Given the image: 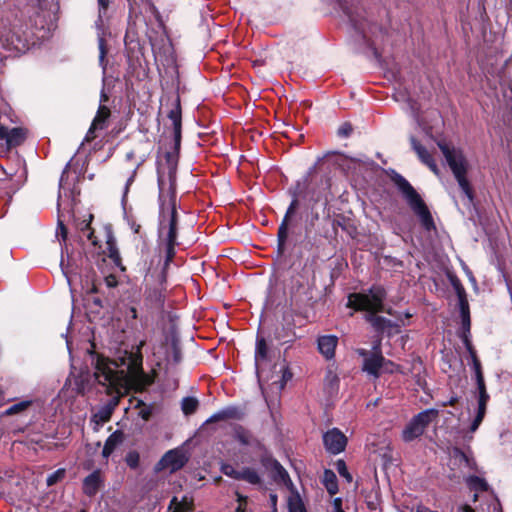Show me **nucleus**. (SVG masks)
Returning <instances> with one entry per match:
<instances>
[{
	"instance_id": "51",
	"label": "nucleus",
	"mask_w": 512,
	"mask_h": 512,
	"mask_svg": "<svg viewBox=\"0 0 512 512\" xmlns=\"http://www.w3.org/2000/svg\"><path fill=\"white\" fill-rule=\"evenodd\" d=\"M275 466H276V467H279V474H280V476H281L282 478H284V477H288L287 472H286V471H285V470H284V469L279 465V463H278V462H276V461H275Z\"/></svg>"
},
{
	"instance_id": "43",
	"label": "nucleus",
	"mask_w": 512,
	"mask_h": 512,
	"mask_svg": "<svg viewBox=\"0 0 512 512\" xmlns=\"http://www.w3.org/2000/svg\"><path fill=\"white\" fill-rule=\"evenodd\" d=\"M105 285L108 288H114L117 286L118 281L117 278L114 275H108L104 278Z\"/></svg>"
},
{
	"instance_id": "32",
	"label": "nucleus",
	"mask_w": 512,
	"mask_h": 512,
	"mask_svg": "<svg viewBox=\"0 0 512 512\" xmlns=\"http://www.w3.org/2000/svg\"><path fill=\"white\" fill-rule=\"evenodd\" d=\"M226 420L236 419L239 420L243 417V411L236 406H228L222 409Z\"/></svg>"
},
{
	"instance_id": "46",
	"label": "nucleus",
	"mask_w": 512,
	"mask_h": 512,
	"mask_svg": "<svg viewBox=\"0 0 512 512\" xmlns=\"http://www.w3.org/2000/svg\"><path fill=\"white\" fill-rule=\"evenodd\" d=\"M333 509H334V512H344L343 509H342V500L341 498H335L333 500Z\"/></svg>"
},
{
	"instance_id": "27",
	"label": "nucleus",
	"mask_w": 512,
	"mask_h": 512,
	"mask_svg": "<svg viewBox=\"0 0 512 512\" xmlns=\"http://www.w3.org/2000/svg\"><path fill=\"white\" fill-rule=\"evenodd\" d=\"M93 219V215L89 214L88 220H83L80 224V230L82 232V237L86 238L90 241L94 246L98 244L96 237L94 236L93 231L90 228V223Z\"/></svg>"
},
{
	"instance_id": "44",
	"label": "nucleus",
	"mask_w": 512,
	"mask_h": 512,
	"mask_svg": "<svg viewBox=\"0 0 512 512\" xmlns=\"http://www.w3.org/2000/svg\"><path fill=\"white\" fill-rule=\"evenodd\" d=\"M126 461L130 467L135 468L138 465V455L130 453L126 458Z\"/></svg>"
},
{
	"instance_id": "9",
	"label": "nucleus",
	"mask_w": 512,
	"mask_h": 512,
	"mask_svg": "<svg viewBox=\"0 0 512 512\" xmlns=\"http://www.w3.org/2000/svg\"><path fill=\"white\" fill-rule=\"evenodd\" d=\"M438 413L436 409H426L415 415L402 431V439L411 442L420 437L427 426L437 418Z\"/></svg>"
},
{
	"instance_id": "30",
	"label": "nucleus",
	"mask_w": 512,
	"mask_h": 512,
	"mask_svg": "<svg viewBox=\"0 0 512 512\" xmlns=\"http://www.w3.org/2000/svg\"><path fill=\"white\" fill-rule=\"evenodd\" d=\"M199 405V401L194 397H185L181 402V409L185 415L193 414Z\"/></svg>"
},
{
	"instance_id": "36",
	"label": "nucleus",
	"mask_w": 512,
	"mask_h": 512,
	"mask_svg": "<svg viewBox=\"0 0 512 512\" xmlns=\"http://www.w3.org/2000/svg\"><path fill=\"white\" fill-rule=\"evenodd\" d=\"M337 472L341 477H343L347 482L352 481V475L349 473L347 466L343 460H338L336 463Z\"/></svg>"
},
{
	"instance_id": "33",
	"label": "nucleus",
	"mask_w": 512,
	"mask_h": 512,
	"mask_svg": "<svg viewBox=\"0 0 512 512\" xmlns=\"http://www.w3.org/2000/svg\"><path fill=\"white\" fill-rule=\"evenodd\" d=\"M288 507L289 512H306L304 504L298 496L289 499Z\"/></svg>"
},
{
	"instance_id": "10",
	"label": "nucleus",
	"mask_w": 512,
	"mask_h": 512,
	"mask_svg": "<svg viewBox=\"0 0 512 512\" xmlns=\"http://www.w3.org/2000/svg\"><path fill=\"white\" fill-rule=\"evenodd\" d=\"M99 6V14L98 19L95 22V27L97 30L98 37V48H99V63L103 68V73H105L106 65H105V57H106V46H105V20L106 11L109 5V0H97Z\"/></svg>"
},
{
	"instance_id": "41",
	"label": "nucleus",
	"mask_w": 512,
	"mask_h": 512,
	"mask_svg": "<svg viewBox=\"0 0 512 512\" xmlns=\"http://www.w3.org/2000/svg\"><path fill=\"white\" fill-rule=\"evenodd\" d=\"M219 421H226V418L224 417L223 410H219L216 413H214L213 415H211L207 419L206 423H215V422H219Z\"/></svg>"
},
{
	"instance_id": "20",
	"label": "nucleus",
	"mask_w": 512,
	"mask_h": 512,
	"mask_svg": "<svg viewBox=\"0 0 512 512\" xmlns=\"http://www.w3.org/2000/svg\"><path fill=\"white\" fill-rule=\"evenodd\" d=\"M297 206H298V200L296 198H294L286 211L285 217H284L281 225L279 226L278 240H279L280 248H283V246L285 244V241L287 239V232H288V221H289L290 217L295 213Z\"/></svg>"
},
{
	"instance_id": "22",
	"label": "nucleus",
	"mask_w": 512,
	"mask_h": 512,
	"mask_svg": "<svg viewBox=\"0 0 512 512\" xmlns=\"http://www.w3.org/2000/svg\"><path fill=\"white\" fill-rule=\"evenodd\" d=\"M101 483L100 473L94 471L88 475L83 482V491L88 496H93L97 493Z\"/></svg>"
},
{
	"instance_id": "14",
	"label": "nucleus",
	"mask_w": 512,
	"mask_h": 512,
	"mask_svg": "<svg viewBox=\"0 0 512 512\" xmlns=\"http://www.w3.org/2000/svg\"><path fill=\"white\" fill-rule=\"evenodd\" d=\"M323 443L330 454L336 455L344 451L347 438L339 429L332 428L323 435Z\"/></svg>"
},
{
	"instance_id": "23",
	"label": "nucleus",
	"mask_w": 512,
	"mask_h": 512,
	"mask_svg": "<svg viewBox=\"0 0 512 512\" xmlns=\"http://www.w3.org/2000/svg\"><path fill=\"white\" fill-rule=\"evenodd\" d=\"M124 439L121 431H115L112 433L105 442L102 454L105 458L109 457L115 448L122 443Z\"/></svg>"
},
{
	"instance_id": "40",
	"label": "nucleus",
	"mask_w": 512,
	"mask_h": 512,
	"mask_svg": "<svg viewBox=\"0 0 512 512\" xmlns=\"http://www.w3.org/2000/svg\"><path fill=\"white\" fill-rule=\"evenodd\" d=\"M399 367L390 360L384 358V362L381 368V372L393 373L397 371Z\"/></svg>"
},
{
	"instance_id": "19",
	"label": "nucleus",
	"mask_w": 512,
	"mask_h": 512,
	"mask_svg": "<svg viewBox=\"0 0 512 512\" xmlns=\"http://www.w3.org/2000/svg\"><path fill=\"white\" fill-rule=\"evenodd\" d=\"M338 338L333 335L321 336L318 339V349L326 359H332L335 354Z\"/></svg>"
},
{
	"instance_id": "16",
	"label": "nucleus",
	"mask_w": 512,
	"mask_h": 512,
	"mask_svg": "<svg viewBox=\"0 0 512 512\" xmlns=\"http://www.w3.org/2000/svg\"><path fill=\"white\" fill-rule=\"evenodd\" d=\"M110 110L107 106L100 104L96 116L85 136L86 141H92L96 137V132L105 129L108 125Z\"/></svg>"
},
{
	"instance_id": "5",
	"label": "nucleus",
	"mask_w": 512,
	"mask_h": 512,
	"mask_svg": "<svg viewBox=\"0 0 512 512\" xmlns=\"http://www.w3.org/2000/svg\"><path fill=\"white\" fill-rule=\"evenodd\" d=\"M0 44L10 55L19 56L30 49L34 40L27 26L17 23L1 32Z\"/></svg>"
},
{
	"instance_id": "59",
	"label": "nucleus",
	"mask_w": 512,
	"mask_h": 512,
	"mask_svg": "<svg viewBox=\"0 0 512 512\" xmlns=\"http://www.w3.org/2000/svg\"><path fill=\"white\" fill-rule=\"evenodd\" d=\"M66 343H67V346L69 347L70 341L68 339H66Z\"/></svg>"
},
{
	"instance_id": "12",
	"label": "nucleus",
	"mask_w": 512,
	"mask_h": 512,
	"mask_svg": "<svg viewBox=\"0 0 512 512\" xmlns=\"http://www.w3.org/2000/svg\"><path fill=\"white\" fill-rule=\"evenodd\" d=\"M373 349L374 352L371 354H369L365 349H359L358 353L364 357L363 370L370 375L378 377L381 373V368L384 362V357L380 352V341H377L373 345Z\"/></svg>"
},
{
	"instance_id": "39",
	"label": "nucleus",
	"mask_w": 512,
	"mask_h": 512,
	"mask_svg": "<svg viewBox=\"0 0 512 512\" xmlns=\"http://www.w3.org/2000/svg\"><path fill=\"white\" fill-rule=\"evenodd\" d=\"M222 472L227 475V476H230V477H233L235 479H239V476H237L238 474H240V470H237L235 469L233 466L231 465H223L222 466Z\"/></svg>"
},
{
	"instance_id": "47",
	"label": "nucleus",
	"mask_w": 512,
	"mask_h": 512,
	"mask_svg": "<svg viewBox=\"0 0 512 512\" xmlns=\"http://www.w3.org/2000/svg\"><path fill=\"white\" fill-rule=\"evenodd\" d=\"M59 232H60L63 240H65L67 231H66V228H65L63 222L60 220V218L58 219V232L57 233H59Z\"/></svg>"
},
{
	"instance_id": "48",
	"label": "nucleus",
	"mask_w": 512,
	"mask_h": 512,
	"mask_svg": "<svg viewBox=\"0 0 512 512\" xmlns=\"http://www.w3.org/2000/svg\"><path fill=\"white\" fill-rule=\"evenodd\" d=\"M327 379H329L330 384H331V386H332V387H333V386H335V385H337L338 378H337V376H336L335 374H333L332 372H329V373H328Z\"/></svg>"
},
{
	"instance_id": "37",
	"label": "nucleus",
	"mask_w": 512,
	"mask_h": 512,
	"mask_svg": "<svg viewBox=\"0 0 512 512\" xmlns=\"http://www.w3.org/2000/svg\"><path fill=\"white\" fill-rule=\"evenodd\" d=\"M459 308H460L461 320H470L468 303H467L466 299L461 295H459Z\"/></svg>"
},
{
	"instance_id": "58",
	"label": "nucleus",
	"mask_w": 512,
	"mask_h": 512,
	"mask_svg": "<svg viewBox=\"0 0 512 512\" xmlns=\"http://www.w3.org/2000/svg\"><path fill=\"white\" fill-rule=\"evenodd\" d=\"M132 157V154L131 153H128L127 154V158H131Z\"/></svg>"
},
{
	"instance_id": "42",
	"label": "nucleus",
	"mask_w": 512,
	"mask_h": 512,
	"mask_svg": "<svg viewBox=\"0 0 512 512\" xmlns=\"http://www.w3.org/2000/svg\"><path fill=\"white\" fill-rule=\"evenodd\" d=\"M352 132V127L350 124H344L342 125L338 130V135L342 137H348Z\"/></svg>"
},
{
	"instance_id": "4",
	"label": "nucleus",
	"mask_w": 512,
	"mask_h": 512,
	"mask_svg": "<svg viewBox=\"0 0 512 512\" xmlns=\"http://www.w3.org/2000/svg\"><path fill=\"white\" fill-rule=\"evenodd\" d=\"M385 290L381 286H373L368 292L352 293L348 296L347 306L356 311H365L368 313L366 320H386L383 317L375 316L383 311V300Z\"/></svg>"
},
{
	"instance_id": "34",
	"label": "nucleus",
	"mask_w": 512,
	"mask_h": 512,
	"mask_svg": "<svg viewBox=\"0 0 512 512\" xmlns=\"http://www.w3.org/2000/svg\"><path fill=\"white\" fill-rule=\"evenodd\" d=\"M30 404H31L30 401H21L19 403L13 404L5 411V414L13 415V414L20 413V412L24 411L25 409H27L30 406Z\"/></svg>"
},
{
	"instance_id": "11",
	"label": "nucleus",
	"mask_w": 512,
	"mask_h": 512,
	"mask_svg": "<svg viewBox=\"0 0 512 512\" xmlns=\"http://www.w3.org/2000/svg\"><path fill=\"white\" fill-rule=\"evenodd\" d=\"M82 290L85 293L84 307L86 310V315L88 320H91V318L95 317L103 307L102 300L95 296L98 290L94 281H91L90 283L87 279L85 284H82Z\"/></svg>"
},
{
	"instance_id": "35",
	"label": "nucleus",
	"mask_w": 512,
	"mask_h": 512,
	"mask_svg": "<svg viewBox=\"0 0 512 512\" xmlns=\"http://www.w3.org/2000/svg\"><path fill=\"white\" fill-rule=\"evenodd\" d=\"M111 416V409L104 407L93 415V419L96 423H105Z\"/></svg>"
},
{
	"instance_id": "6",
	"label": "nucleus",
	"mask_w": 512,
	"mask_h": 512,
	"mask_svg": "<svg viewBox=\"0 0 512 512\" xmlns=\"http://www.w3.org/2000/svg\"><path fill=\"white\" fill-rule=\"evenodd\" d=\"M438 146L442 151L446 159V162L451 168L458 182L459 187L461 188L463 194L467 198V204H472L473 191L468 179L466 178L467 163L462 152L458 149L450 147L448 144L444 142H438Z\"/></svg>"
},
{
	"instance_id": "29",
	"label": "nucleus",
	"mask_w": 512,
	"mask_h": 512,
	"mask_svg": "<svg viewBox=\"0 0 512 512\" xmlns=\"http://www.w3.org/2000/svg\"><path fill=\"white\" fill-rule=\"evenodd\" d=\"M373 326L375 331L381 332L382 334H387V336H391L392 333L398 332V325L393 322H373Z\"/></svg>"
},
{
	"instance_id": "13",
	"label": "nucleus",
	"mask_w": 512,
	"mask_h": 512,
	"mask_svg": "<svg viewBox=\"0 0 512 512\" xmlns=\"http://www.w3.org/2000/svg\"><path fill=\"white\" fill-rule=\"evenodd\" d=\"M185 453L180 450H170L161 458L156 465V470H167L170 473L181 469L187 462Z\"/></svg>"
},
{
	"instance_id": "38",
	"label": "nucleus",
	"mask_w": 512,
	"mask_h": 512,
	"mask_svg": "<svg viewBox=\"0 0 512 512\" xmlns=\"http://www.w3.org/2000/svg\"><path fill=\"white\" fill-rule=\"evenodd\" d=\"M64 473L65 472L63 469H59V470L55 471L53 474L49 475L47 477V485L52 486V485L56 484L61 478H63Z\"/></svg>"
},
{
	"instance_id": "57",
	"label": "nucleus",
	"mask_w": 512,
	"mask_h": 512,
	"mask_svg": "<svg viewBox=\"0 0 512 512\" xmlns=\"http://www.w3.org/2000/svg\"><path fill=\"white\" fill-rule=\"evenodd\" d=\"M470 280L475 282V279H474V277L472 275H470Z\"/></svg>"
},
{
	"instance_id": "25",
	"label": "nucleus",
	"mask_w": 512,
	"mask_h": 512,
	"mask_svg": "<svg viewBox=\"0 0 512 512\" xmlns=\"http://www.w3.org/2000/svg\"><path fill=\"white\" fill-rule=\"evenodd\" d=\"M323 484L330 495H335L338 492L337 477L332 470L324 471Z\"/></svg>"
},
{
	"instance_id": "49",
	"label": "nucleus",
	"mask_w": 512,
	"mask_h": 512,
	"mask_svg": "<svg viewBox=\"0 0 512 512\" xmlns=\"http://www.w3.org/2000/svg\"><path fill=\"white\" fill-rule=\"evenodd\" d=\"M415 512H437L429 509L428 507H425L423 505H419L416 507Z\"/></svg>"
},
{
	"instance_id": "2",
	"label": "nucleus",
	"mask_w": 512,
	"mask_h": 512,
	"mask_svg": "<svg viewBox=\"0 0 512 512\" xmlns=\"http://www.w3.org/2000/svg\"><path fill=\"white\" fill-rule=\"evenodd\" d=\"M144 344V341H140L135 351L120 352L114 361L96 355L94 376L97 382L116 392H120L130 383H145L147 377L142 368L141 354Z\"/></svg>"
},
{
	"instance_id": "28",
	"label": "nucleus",
	"mask_w": 512,
	"mask_h": 512,
	"mask_svg": "<svg viewBox=\"0 0 512 512\" xmlns=\"http://www.w3.org/2000/svg\"><path fill=\"white\" fill-rule=\"evenodd\" d=\"M466 484L471 490L474 491H486L488 489V484L486 481L478 476L467 477Z\"/></svg>"
},
{
	"instance_id": "55",
	"label": "nucleus",
	"mask_w": 512,
	"mask_h": 512,
	"mask_svg": "<svg viewBox=\"0 0 512 512\" xmlns=\"http://www.w3.org/2000/svg\"><path fill=\"white\" fill-rule=\"evenodd\" d=\"M132 181H133V176H131V177L128 179L126 186H128Z\"/></svg>"
},
{
	"instance_id": "31",
	"label": "nucleus",
	"mask_w": 512,
	"mask_h": 512,
	"mask_svg": "<svg viewBox=\"0 0 512 512\" xmlns=\"http://www.w3.org/2000/svg\"><path fill=\"white\" fill-rule=\"evenodd\" d=\"M239 479L245 480L251 484H258L260 482V477L258 473L251 468H243L240 470V474H238Z\"/></svg>"
},
{
	"instance_id": "50",
	"label": "nucleus",
	"mask_w": 512,
	"mask_h": 512,
	"mask_svg": "<svg viewBox=\"0 0 512 512\" xmlns=\"http://www.w3.org/2000/svg\"><path fill=\"white\" fill-rule=\"evenodd\" d=\"M458 512H474L469 505H462L458 508Z\"/></svg>"
},
{
	"instance_id": "45",
	"label": "nucleus",
	"mask_w": 512,
	"mask_h": 512,
	"mask_svg": "<svg viewBox=\"0 0 512 512\" xmlns=\"http://www.w3.org/2000/svg\"><path fill=\"white\" fill-rule=\"evenodd\" d=\"M65 173V171L63 172ZM64 174H62L61 176V179H60V192H59V196H58V211L60 212V208L62 206V203H63V199H62V191H64Z\"/></svg>"
},
{
	"instance_id": "26",
	"label": "nucleus",
	"mask_w": 512,
	"mask_h": 512,
	"mask_svg": "<svg viewBox=\"0 0 512 512\" xmlns=\"http://www.w3.org/2000/svg\"><path fill=\"white\" fill-rule=\"evenodd\" d=\"M192 501L184 496L181 501L177 497H173L168 507V512H186L191 508Z\"/></svg>"
},
{
	"instance_id": "8",
	"label": "nucleus",
	"mask_w": 512,
	"mask_h": 512,
	"mask_svg": "<svg viewBox=\"0 0 512 512\" xmlns=\"http://www.w3.org/2000/svg\"><path fill=\"white\" fill-rule=\"evenodd\" d=\"M266 322H260L258 328V336L256 341V349H255V368L258 377H260L262 371V363L267 359V345L265 337L263 336L264 331L266 329ZM272 324V328L275 330L274 338L277 340L289 341V334L284 328L283 322H269Z\"/></svg>"
},
{
	"instance_id": "54",
	"label": "nucleus",
	"mask_w": 512,
	"mask_h": 512,
	"mask_svg": "<svg viewBox=\"0 0 512 512\" xmlns=\"http://www.w3.org/2000/svg\"><path fill=\"white\" fill-rule=\"evenodd\" d=\"M156 300L160 303L161 302V294L155 293Z\"/></svg>"
},
{
	"instance_id": "1",
	"label": "nucleus",
	"mask_w": 512,
	"mask_h": 512,
	"mask_svg": "<svg viewBox=\"0 0 512 512\" xmlns=\"http://www.w3.org/2000/svg\"><path fill=\"white\" fill-rule=\"evenodd\" d=\"M169 118L174 130V151L167 152L158 163L159 186V240L165 244L166 262L172 260L177 245V196L175 190L178 149L181 140V117L178 111L172 110Z\"/></svg>"
},
{
	"instance_id": "17",
	"label": "nucleus",
	"mask_w": 512,
	"mask_h": 512,
	"mask_svg": "<svg viewBox=\"0 0 512 512\" xmlns=\"http://www.w3.org/2000/svg\"><path fill=\"white\" fill-rule=\"evenodd\" d=\"M0 140H5L7 148L16 147L25 140V132L21 128L8 130L2 124V115H0Z\"/></svg>"
},
{
	"instance_id": "52",
	"label": "nucleus",
	"mask_w": 512,
	"mask_h": 512,
	"mask_svg": "<svg viewBox=\"0 0 512 512\" xmlns=\"http://www.w3.org/2000/svg\"><path fill=\"white\" fill-rule=\"evenodd\" d=\"M107 101H108V95L105 93L104 89H102L101 95H100V103L102 105H104L103 103H105Z\"/></svg>"
},
{
	"instance_id": "7",
	"label": "nucleus",
	"mask_w": 512,
	"mask_h": 512,
	"mask_svg": "<svg viewBox=\"0 0 512 512\" xmlns=\"http://www.w3.org/2000/svg\"><path fill=\"white\" fill-rule=\"evenodd\" d=\"M394 181L411 209L419 217L422 226L428 231L434 229L432 216L416 190L399 174L395 176Z\"/></svg>"
},
{
	"instance_id": "24",
	"label": "nucleus",
	"mask_w": 512,
	"mask_h": 512,
	"mask_svg": "<svg viewBox=\"0 0 512 512\" xmlns=\"http://www.w3.org/2000/svg\"><path fill=\"white\" fill-rule=\"evenodd\" d=\"M236 439L243 445L252 446L260 450L263 449V445L255 439L249 432L239 429L236 431Z\"/></svg>"
},
{
	"instance_id": "15",
	"label": "nucleus",
	"mask_w": 512,
	"mask_h": 512,
	"mask_svg": "<svg viewBox=\"0 0 512 512\" xmlns=\"http://www.w3.org/2000/svg\"><path fill=\"white\" fill-rule=\"evenodd\" d=\"M169 349L171 350V352L168 351L167 345H164L162 343L157 346L154 345L153 355L157 357L159 361L162 359L170 361L172 359L174 363H179L181 360V351L178 347L177 339L174 335H172Z\"/></svg>"
},
{
	"instance_id": "3",
	"label": "nucleus",
	"mask_w": 512,
	"mask_h": 512,
	"mask_svg": "<svg viewBox=\"0 0 512 512\" xmlns=\"http://www.w3.org/2000/svg\"><path fill=\"white\" fill-rule=\"evenodd\" d=\"M471 322H462V327L460 331V338L462 339L464 346L467 350V352L470 355L471 358V365L472 369L475 374V380L477 384V390H478V407H477V413L471 423L470 426V432H475L480 424L482 423L486 409H487V403L489 401V395L486 391L484 376L482 373L481 363L477 357L476 351L472 345L471 342Z\"/></svg>"
},
{
	"instance_id": "56",
	"label": "nucleus",
	"mask_w": 512,
	"mask_h": 512,
	"mask_svg": "<svg viewBox=\"0 0 512 512\" xmlns=\"http://www.w3.org/2000/svg\"><path fill=\"white\" fill-rule=\"evenodd\" d=\"M477 497H478V496H477V494H474V496H473V501H476V500H477Z\"/></svg>"
},
{
	"instance_id": "53",
	"label": "nucleus",
	"mask_w": 512,
	"mask_h": 512,
	"mask_svg": "<svg viewBox=\"0 0 512 512\" xmlns=\"http://www.w3.org/2000/svg\"><path fill=\"white\" fill-rule=\"evenodd\" d=\"M457 401H458V398L456 396L451 397L447 402L443 403V406H446V405L453 406V405H455V403H457Z\"/></svg>"
},
{
	"instance_id": "18",
	"label": "nucleus",
	"mask_w": 512,
	"mask_h": 512,
	"mask_svg": "<svg viewBox=\"0 0 512 512\" xmlns=\"http://www.w3.org/2000/svg\"><path fill=\"white\" fill-rule=\"evenodd\" d=\"M150 43L156 59L168 57L172 52L171 43L164 33L157 39L150 38Z\"/></svg>"
},
{
	"instance_id": "21",
	"label": "nucleus",
	"mask_w": 512,
	"mask_h": 512,
	"mask_svg": "<svg viewBox=\"0 0 512 512\" xmlns=\"http://www.w3.org/2000/svg\"><path fill=\"white\" fill-rule=\"evenodd\" d=\"M411 144L414 151L417 153L419 159L426 164L435 174H438V167L430 155V153L423 147L415 138H411Z\"/></svg>"
}]
</instances>
